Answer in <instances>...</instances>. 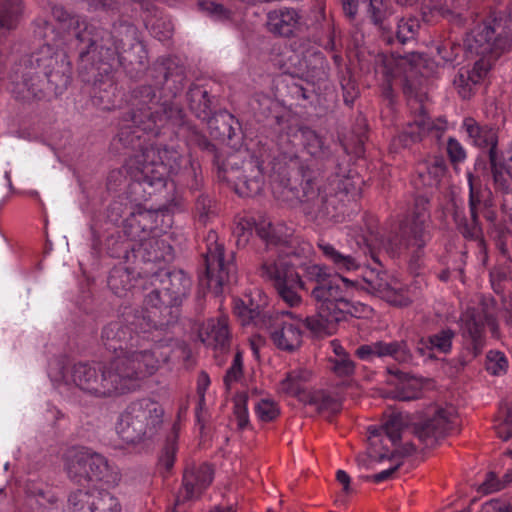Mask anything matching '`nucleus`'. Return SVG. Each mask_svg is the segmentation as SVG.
<instances>
[{
	"mask_svg": "<svg viewBox=\"0 0 512 512\" xmlns=\"http://www.w3.org/2000/svg\"><path fill=\"white\" fill-rule=\"evenodd\" d=\"M144 125L125 119L123 114L120 128L113 139L118 148L131 149L136 153L130 159L129 172L131 182L127 194L132 202L149 200L153 195L160 194L168 185V175H175L177 182L197 190L201 184L199 167L182 155L173 146L147 143V136H157V130L143 129Z\"/></svg>",
	"mask_w": 512,
	"mask_h": 512,
	"instance_id": "f257e3e1",
	"label": "nucleus"
},
{
	"mask_svg": "<svg viewBox=\"0 0 512 512\" xmlns=\"http://www.w3.org/2000/svg\"><path fill=\"white\" fill-rule=\"evenodd\" d=\"M91 37L97 40L96 44L87 43L80 48L79 78L87 86L93 105L110 110L116 107L119 96L116 58L124 68L135 64L144 66L146 51L136 26L122 18L113 23L111 32L93 25Z\"/></svg>",
	"mask_w": 512,
	"mask_h": 512,
	"instance_id": "f03ea898",
	"label": "nucleus"
},
{
	"mask_svg": "<svg viewBox=\"0 0 512 512\" xmlns=\"http://www.w3.org/2000/svg\"><path fill=\"white\" fill-rule=\"evenodd\" d=\"M171 336L158 329L150 314L143 308L124 306L116 320L105 325L101 342L106 350L115 353L112 359H125L126 365L137 373L140 381L156 373L170 361Z\"/></svg>",
	"mask_w": 512,
	"mask_h": 512,
	"instance_id": "7ed1b4c3",
	"label": "nucleus"
},
{
	"mask_svg": "<svg viewBox=\"0 0 512 512\" xmlns=\"http://www.w3.org/2000/svg\"><path fill=\"white\" fill-rule=\"evenodd\" d=\"M9 79L11 92L17 100L30 102L48 95L58 97L71 83L72 66L63 51L46 44L21 56L13 65Z\"/></svg>",
	"mask_w": 512,
	"mask_h": 512,
	"instance_id": "20e7f679",
	"label": "nucleus"
},
{
	"mask_svg": "<svg viewBox=\"0 0 512 512\" xmlns=\"http://www.w3.org/2000/svg\"><path fill=\"white\" fill-rule=\"evenodd\" d=\"M320 169L314 162L299 163L295 182L300 180V187L289 181V190L299 201L301 209L312 220H335L341 213L345 201L355 195V181L345 171H331L326 182L319 183Z\"/></svg>",
	"mask_w": 512,
	"mask_h": 512,
	"instance_id": "39448f33",
	"label": "nucleus"
},
{
	"mask_svg": "<svg viewBox=\"0 0 512 512\" xmlns=\"http://www.w3.org/2000/svg\"><path fill=\"white\" fill-rule=\"evenodd\" d=\"M464 45L467 52L479 56L471 68L459 69L453 80L459 96L468 100L487 79L495 61L510 49L511 37L501 21L493 19L471 30Z\"/></svg>",
	"mask_w": 512,
	"mask_h": 512,
	"instance_id": "423d86ee",
	"label": "nucleus"
},
{
	"mask_svg": "<svg viewBox=\"0 0 512 512\" xmlns=\"http://www.w3.org/2000/svg\"><path fill=\"white\" fill-rule=\"evenodd\" d=\"M125 359H111L107 363L78 362L64 368L63 380L73 384L82 392L96 397L107 398L136 390L140 384L135 381L137 374L126 365Z\"/></svg>",
	"mask_w": 512,
	"mask_h": 512,
	"instance_id": "0eeeda50",
	"label": "nucleus"
},
{
	"mask_svg": "<svg viewBox=\"0 0 512 512\" xmlns=\"http://www.w3.org/2000/svg\"><path fill=\"white\" fill-rule=\"evenodd\" d=\"M144 275L151 288L144 298V310L150 314L158 329L170 336L169 330L178 322L179 306L188 296L192 281L182 270L170 271L163 267L156 271L146 268Z\"/></svg>",
	"mask_w": 512,
	"mask_h": 512,
	"instance_id": "6e6552de",
	"label": "nucleus"
},
{
	"mask_svg": "<svg viewBox=\"0 0 512 512\" xmlns=\"http://www.w3.org/2000/svg\"><path fill=\"white\" fill-rule=\"evenodd\" d=\"M301 269L305 280L301 279L294 263L278 257L264 260L259 274L272 284L281 300L294 307L301 302L298 294L300 289L311 292L313 286H324L337 276L331 274L327 267L318 264H303Z\"/></svg>",
	"mask_w": 512,
	"mask_h": 512,
	"instance_id": "1a4fd4ad",
	"label": "nucleus"
},
{
	"mask_svg": "<svg viewBox=\"0 0 512 512\" xmlns=\"http://www.w3.org/2000/svg\"><path fill=\"white\" fill-rule=\"evenodd\" d=\"M152 84H140L132 88L127 98L128 110L125 119L144 125L143 129L187 127L188 118L184 109L177 103L158 97Z\"/></svg>",
	"mask_w": 512,
	"mask_h": 512,
	"instance_id": "9d476101",
	"label": "nucleus"
},
{
	"mask_svg": "<svg viewBox=\"0 0 512 512\" xmlns=\"http://www.w3.org/2000/svg\"><path fill=\"white\" fill-rule=\"evenodd\" d=\"M162 406L143 398L131 402L121 413L117 423V433L127 444H137L153 439L163 424Z\"/></svg>",
	"mask_w": 512,
	"mask_h": 512,
	"instance_id": "9b49d317",
	"label": "nucleus"
},
{
	"mask_svg": "<svg viewBox=\"0 0 512 512\" xmlns=\"http://www.w3.org/2000/svg\"><path fill=\"white\" fill-rule=\"evenodd\" d=\"M353 282L336 276L324 286H313L311 288V297L315 301L316 309L321 310L325 316H331L346 321L348 317H361L366 306L359 302L351 301L349 297V288Z\"/></svg>",
	"mask_w": 512,
	"mask_h": 512,
	"instance_id": "f8f14e48",
	"label": "nucleus"
},
{
	"mask_svg": "<svg viewBox=\"0 0 512 512\" xmlns=\"http://www.w3.org/2000/svg\"><path fill=\"white\" fill-rule=\"evenodd\" d=\"M429 214L424 210L415 211L411 217L402 220L398 230L390 239L393 252L409 254V266L417 270L421 265L424 248L431 240Z\"/></svg>",
	"mask_w": 512,
	"mask_h": 512,
	"instance_id": "ddd939ff",
	"label": "nucleus"
},
{
	"mask_svg": "<svg viewBox=\"0 0 512 512\" xmlns=\"http://www.w3.org/2000/svg\"><path fill=\"white\" fill-rule=\"evenodd\" d=\"M201 257L203 273L199 275V280L202 285H206L215 293H220L225 284L236 282L234 252L225 255L224 246L217 242L215 232L209 233Z\"/></svg>",
	"mask_w": 512,
	"mask_h": 512,
	"instance_id": "4468645a",
	"label": "nucleus"
},
{
	"mask_svg": "<svg viewBox=\"0 0 512 512\" xmlns=\"http://www.w3.org/2000/svg\"><path fill=\"white\" fill-rule=\"evenodd\" d=\"M65 470L69 479L80 485L89 481L110 485L119 479L118 473L104 456L89 450H80L68 456Z\"/></svg>",
	"mask_w": 512,
	"mask_h": 512,
	"instance_id": "2eb2a0df",
	"label": "nucleus"
},
{
	"mask_svg": "<svg viewBox=\"0 0 512 512\" xmlns=\"http://www.w3.org/2000/svg\"><path fill=\"white\" fill-rule=\"evenodd\" d=\"M461 320L464 347L471 359L479 356L485 347V326L489 328L492 337L500 338L499 325L495 316L484 308L467 309Z\"/></svg>",
	"mask_w": 512,
	"mask_h": 512,
	"instance_id": "dca6fc26",
	"label": "nucleus"
},
{
	"mask_svg": "<svg viewBox=\"0 0 512 512\" xmlns=\"http://www.w3.org/2000/svg\"><path fill=\"white\" fill-rule=\"evenodd\" d=\"M462 128L475 146L487 149L493 180L495 183H501L504 180V158L503 153L498 149L497 129L487 124H480L472 117L463 120Z\"/></svg>",
	"mask_w": 512,
	"mask_h": 512,
	"instance_id": "f3484780",
	"label": "nucleus"
},
{
	"mask_svg": "<svg viewBox=\"0 0 512 512\" xmlns=\"http://www.w3.org/2000/svg\"><path fill=\"white\" fill-rule=\"evenodd\" d=\"M148 78L161 91L163 100L175 99L187 83L186 69L172 58L157 60L148 69Z\"/></svg>",
	"mask_w": 512,
	"mask_h": 512,
	"instance_id": "a211bd4d",
	"label": "nucleus"
},
{
	"mask_svg": "<svg viewBox=\"0 0 512 512\" xmlns=\"http://www.w3.org/2000/svg\"><path fill=\"white\" fill-rule=\"evenodd\" d=\"M457 426L453 409L435 408L420 421L413 424L414 435L426 447H433L439 439L447 436Z\"/></svg>",
	"mask_w": 512,
	"mask_h": 512,
	"instance_id": "6ab92c4d",
	"label": "nucleus"
},
{
	"mask_svg": "<svg viewBox=\"0 0 512 512\" xmlns=\"http://www.w3.org/2000/svg\"><path fill=\"white\" fill-rule=\"evenodd\" d=\"M284 315L296 317L288 311H270L260 330L269 332L273 344L279 350L291 353L301 346L302 331L298 324L285 321Z\"/></svg>",
	"mask_w": 512,
	"mask_h": 512,
	"instance_id": "aec40b11",
	"label": "nucleus"
},
{
	"mask_svg": "<svg viewBox=\"0 0 512 512\" xmlns=\"http://www.w3.org/2000/svg\"><path fill=\"white\" fill-rule=\"evenodd\" d=\"M267 245L280 246L289 242L290 234L283 225L274 226L265 219L255 222L250 218H240L237 222L233 234L237 238L238 246H245L253 235V232Z\"/></svg>",
	"mask_w": 512,
	"mask_h": 512,
	"instance_id": "412c9836",
	"label": "nucleus"
},
{
	"mask_svg": "<svg viewBox=\"0 0 512 512\" xmlns=\"http://www.w3.org/2000/svg\"><path fill=\"white\" fill-rule=\"evenodd\" d=\"M68 503L71 512H121L118 498L104 489H78L70 494Z\"/></svg>",
	"mask_w": 512,
	"mask_h": 512,
	"instance_id": "4be33fe9",
	"label": "nucleus"
},
{
	"mask_svg": "<svg viewBox=\"0 0 512 512\" xmlns=\"http://www.w3.org/2000/svg\"><path fill=\"white\" fill-rule=\"evenodd\" d=\"M356 356L364 361H372L374 357H391L402 365H416L415 356L407 340H395L391 342L376 341L359 346Z\"/></svg>",
	"mask_w": 512,
	"mask_h": 512,
	"instance_id": "5701e85b",
	"label": "nucleus"
},
{
	"mask_svg": "<svg viewBox=\"0 0 512 512\" xmlns=\"http://www.w3.org/2000/svg\"><path fill=\"white\" fill-rule=\"evenodd\" d=\"M214 470L208 463L192 465L184 470L182 485L176 495L177 504H186L200 497L212 483Z\"/></svg>",
	"mask_w": 512,
	"mask_h": 512,
	"instance_id": "b1692460",
	"label": "nucleus"
},
{
	"mask_svg": "<svg viewBox=\"0 0 512 512\" xmlns=\"http://www.w3.org/2000/svg\"><path fill=\"white\" fill-rule=\"evenodd\" d=\"M418 105L419 114H414L413 122L406 127L390 142V151L398 153L402 149H411L413 145L420 143L427 132L435 128L434 122L428 117L424 105L415 101Z\"/></svg>",
	"mask_w": 512,
	"mask_h": 512,
	"instance_id": "393cba45",
	"label": "nucleus"
},
{
	"mask_svg": "<svg viewBox=\"0 0 512 512\" xmlns=\"http://www.w3.org/2000/svg\"><path fill=\"white\" fill-rule=\"evenodd\" d=\"M173 248L163 239L151 237L138 243L133 252L132 259L144 266L141 267L142 273L146 268L156 271L155 267H162V263H168L173 260Z\"/></svg>",
	"mask_w": 512,
	"mask_h": 512,
	"instance_id": "a878e982",
	"label": "nucleus"
},
{
	"mask_svg": "<svg viewBox=\"0 0 512 512\" xmlns=\"http://www.w3.org/2000/svg\"><path fill=\"white\" fill-rule=\"evenodd\" d=\"M299 132L304 148L315 160L323 162L326 172L329 170L345 171L339 157L331 151L329 146L325 145L324 139L315 130L307 126H301Z\"/></svg>",
	"mask_w": 512,
	"mask_h": 512,
	"instance_id": "bb28decb",
	"label": "nucleus"
},
{
	"mask_svg": "<svg viewBox=\"0 0 512 512\" xmlns=\"http://www.w3.org/2000/svg\"><path fill=\"white\" fill-rule=\"evenodd\" d=\"M356 244L358 245L359 250L356 251L354 255L341 253L340 251L336 250L332 244L324 240H320L317 246L322 252L323 256L328 261L332 262L338 270L353 271L357 270L361 265V253L365 256L369 252L371 253L372 258L376 260L370 245L364 236H360L356 240Z\"/></svg>",
	"mask_w": 512,
	"mask_h": 512,
	"instance_id": "cd10ccee",
	"label": "nucleus"
},
{
	"mask_svg": "<svg viewBox=\"0 0 512 512\" xmlns=\"http://www.w3.org/2000/svg\"><path fill=\"white\" fill-rule=\"evenodd\" d=\"M190 160L193 163L197 164L199 167L198 171H199L200 177H201V184H200L199 188L197 190H191L188 186L179 184L177 182L176 176L173 175L175 179L170 183L168 182L167 187L159 195L165 200V203L168 204V206L179 207L180 201L176 200V198L172 194V192H174L175 185L186 187L190 190L191 193L199 192V195L195 199V210L198 215L199 221L205 223L211 215L215 214L213 200L211 199V197L208 194L201 192V188L203 185V176H202L201 167L198 162L192 160L191 158H190ZM157 195L158 194H156L155 196H157Z\"/></svg>",
	"mask_w": 512,
	"mask_h": 512,
	"instance_id": "c85d7f7f",
	"label": "nucleus"
},
{
	"mask_svg": "<svg viewBox=\"0 0 512 512\" xmlns=\"http://www.w3.org/2000/svg\"><path fill=\"white\" fill-rule=\"evenodd\" d=\"M300 12L292 7H281L267 13L266 28L275 36L290 38L300 26Z\"/></svg>",
	"mask_w": 512,
	"mask_h": 512,
	"instance_id": "c756f323",
	"label": "nucleus"
},
{
	"mask_svg": "<svg viewBox=\"0 0 512 512\" xmlns=\"http://www.w3.org/2000/svg\"><path fill=\"white\" fill-rule=\"evenodd\" d=\"M451 217L458 233L467 241L477 242L479 246L484 245V230L480 215L469 212L467 216L464 209L452 202Z\"/></svg>",
	"mask_w": 512,
	"mask_h": 512,
	"instance_id": "7c9ffc66",
	"label": "nucleus"
},
{
	"mask_svg": "<svg viewBox=\"0 0 512 512\" xmlns=\"http://www.w3.org/2000/svg\"><path fill=\"white\" fill-rule=\"evenodd\" d=\"M53 17L71 32L78 40L80 47H85L87 43L95 45L97 40L92 38V24H89L85 18L69 13L62 6H54L52 8Z\"/></svg>",
	"mask_w": 512,
	"mask_h": 512,
	"instance_id": "2f4dec72",
	"label": "nucleus"
},
{
	"mask_svg": "<svg viewBox=\"0 0 512 512\" xmlns=\"http://www.w3.org/2000/svg\"><path fill=\"white\" fill-rule=\"evenodd\" d=\"M387 373L394 376L398 383L395 388V398L400 401H412L422 395L423 381L408 372H404L394 366L387 367Z\"/></svg>",
	"mask_w": 512,
	"mask_h": 512,
	"instance_id": "473e14b6",
	"label": "nucleus"
},
{
	"mask_svg": "<svg viewBox=\"0 0 512 512\" xmlns=\"http://www.w3.org/2000/svg\"><path fill=\"white\" fill-rule=\"evenodd\" d=\"M201 341L213 349H225L230 340L228 322L225 317L208 319L199 331Z\"/></svg>",
	"mask_w": 512,
	"mask_h": 512,
	"instance_id": "72a5a7b5",
	"label": "nucleus"
},
{
	"mask_svg": "<svg viewBox=\"0 0 512 512\" xmlns=\"http://www.w3.org/2000/svg\"><path fill=\"white\" fill-rule=\"evenodd\" d=\"M202 121L207 122L211 135L222 141L232 140L236 136V131L240 129L238 120L226 110H213L209 118Z\"/></svg>",
	"mask_w": 512,
	"mask_h": 512,
	"instance_id": "f704fd0d",
	"label": "nucleus"
},
{
	"mask_svg": "<svg viewBox=\"0 0 512 512\" xmlns=\"http://www.w3.org/2000/svg\"><path fill=\"white\" fill-rule=\"evenodd\" d=\"M186 100L191 112L198 119H207L214 110L213 97L208 91L198 84H191L186 92Z\"/></svg>",
	"mask_w": 512,
	"mask_h": 512,
	"instance_id": "c9c22d12",
	"label": "nucleus"
},
{
	"mask_svg": "<svg viewBox=\"0 0 512 512\" xmlns=\"http://www.w3.org/2000/svg\"><path fill=\"white\" fill-rule=\"evenodd\" d=\"M136 244L126 236L122 229H116L107 239L108 252L112 258L129 262L132 259Z\"/></svg>",
	"mask_w": 512,
	"mask_h": 512,
	"instance_id": "e433bc0d",
	"label": "nucleus"
},
{
	"mask_svg": "<svg viewBox=\"0 0 512 512\" xmlns=\"http://www.w3.org/2000/svg\"><path fill=\"white\" fill-rule=\"evenodd\" d=\"M271 310L260 309L259 306L248 307L242 300L235 301L234 314L243 326L253 325L258 329L263 327L266 317Z\"/></svg>",
	"mask_w": 512,
	"mask_h": 512,
	"instance_id": "4c0bfd02",
	"label": "nucleus"
},
{
	"mask_svg": "<svg viewBox=\"0 0 512 512\" xmlns=\"http://www.w3.org/2000/svg\"><path fill=\"white\" fill-rule=\"evenodd\" d=\"M107 283L111 291L121 297L134 287V277L128 268L117 266L110 271Z\"/></svg>",
	"mask_w": 512,
	"mask_h": 512,
	"instance_id": "58836bf2",
	"label": "nucleus"
},
{
	"mask_svg": "<svg viewBox=\"0 0 512 512\" xmlns=\"http://www.w3.org/2000/svg\"><path fill=\"white\" fill-rule=\"evenodd\" d=\"M21 14V0H0V29H15L18 25Z\"/></svg>",
	"mask_w": 512,
	"mask_h": 512,
	"instance_id": "ea45409f",
	"label": "nucleus"
},
{
	"mask_svg": "<svg viewBox=\"0 0 512 512\" xmlns=\"http://www.w3.org/2000/svg\"><path fill=\"white\" fill-rule=\"evenodd\" d=\"M363 280L366 283L365 289L370 293L380 297H384L390 293L391 286L389 276L384 271L371 269L364 274Z\"/></svg>",
	"mask_w": 512,
	"mask_h": 512,
	"instance_id": "a19ab883",
	"label": "nucleus"
},
{
	"mask_svg": "<svg viewBox=\"0 0 512 512\" xmlns=\"http://www.w3.org/2000/svg\"><path fill=\"white\" fill-rule=\"evenodd\" d=\"M136 220H133L136 225H141L142 231L146 232L148 237H157L156 231L158 229L159 219L163 214L159 210L145 209L137 206L133 209Z\"/></svg>",
	"mask_w": 512,
	"mask_h": 512,
	"instance_id": "79ce46f5",
	"label": "nucleus"
},
{
	"mask_svg": "<svg viewBox=\"0 0 512 512\" xmlns=\"http://www.w3.org/2000/svg\"><path fill=\"white\" fill-rule=\"evenodd\" d=\"M299 321H302L303 325L314 335H319L328 332L331 325H335L342 320L331 316H325L321 310L316 309L315 314L305 317L304 319L297 317Z\"/></svg>",
	"mask_w": 512,
	"mask_h": 512,
	"instance_id": "37998d69",
	"label": "nucleus"
},
{
	"mask_svg": "<svg viewBox=\"0 0 512 512\" xmlns=\"http://www.w3.org/2000/svg\"><path fill=\"white\" fill-rule=\"evenodd\" d=\"M310 376V372L306 369H294L281 381V389L288 395L296 396L303 392L304 384L309 381Z\"/></svg>",
	"mask_w": 512,
	"mask_h": 512,
	"instance_id": "c03bdc74",
	"label": "nucleus"
},
{
	"mask_svg": "<svg viewBox=\"0 0 512 512\" xmlns=\"http://www.w3.org/2000/svg\"><path fill=\"white\" fill-rule=\"evenodd\" d=\"M467 181L469 186L468 210L480 215L488 207L485 198L486 191L480 182H476L475 177L471 173L467 175Z\"/></svg>",
	"mask_w": 512,
	"mask_h": 512,
	"instance_id": "a18cd8bd",
	"label": "nucleus"
},
{
	"mask_svg": "<svg viewBox=\"0 0 512 512\" xmlns=\"http://www.w3.org/2000/svg\"><path fill=\"white\" fill-rule=\"evenodd\" d=\"M436 51L445 65L454 68L456 65L460 64V58L464 48L460 43L446 39L437 45Z\"/></svg>",
	"mask_w": 512,
	"mask_h": 512,
	"instance_id": "49530a36",
	"label": "nucleus"
},
{
	"mask_svg": "<svg viewBox=\"0 0 512 512\" xmlns=\"http://www.w3.org/2000/svg\"><path fill=\"white\" fill-rule=\"evenodd\" d=\"M420 29V20L416 17H403L399 20L396 31V39L401 44L416 39Z\"/></svg>",
	"mask_w": 512,
	"mask_h": 512,
	"instance_id": "de8ad7c7",
	"label": "nucleus"
},
{
	"mask_svg": "<svg viewBox=\"0 0 512 512\" xmlns=\"http://www.w3.org/2000/svg\"><path fill=\"white\" fill-rule=\"evenodd\" d=\"M329 368L339 378H350L356 370V363L350 354L341 357H329Z\"/></svg>",
	"mask_w": 512,
	"mask_h": 512,
	"instance_id": "09e8293b",
	"label": "nucleus"
},
{
	"mask_svg": "<svg viewBox=\"0 0 512 512\" xmlns=\"http://www.w3.org/2000/svg\"><path fill=\"white\" fill-rule=\"evenodd\" d=\"M512 483V469L508 470L502 479H498L494 472H489L486 475L485 481L479 486V492L483 494H490L500 491Z\"/></svg>",
	"mask_w": 512,
	"mask_h": 512,
	"instance_id": "8fccbe9b",
	"label": "nucleus"
},
{
	"mask_svg": "<svg viewBox=\"0 0 512 512\" xmlns=\"http://www.w3.org/2000/svg\"><path fill=\"white\" fill-rule=\"evenodd\" d=\"M455 331L451 328H444L435 334L429 336V343L433 351L436 350L443 354H448L452 349V341L455 338Z\"/></svg>",
	"mask_w": 512,
	"mask_h": 512,
	"instance_id": "3c124183",
	"label": "nucleus"
},
{
	"mask_svg": "<svg viewBox=\"0 0 512 512\" xmlns=\"http://www.w3.org/2000/svg\"><path fill=\"white\" fill-rule=\"evenodd\" d=\"M508 360L503 352L490 350L486 355L485 369L494 376H500L506 373Z\"/></svg>",
	"mask_w": 512,
	"mask_h": 512,
	"instance_id": "603ef678",
	"label": "nucleus"
},
{
	"mask_svg": "<svg viewBox=\"0 0 512 512\" xmlns=\"http://www.w3.org/2000/svg\"><path fill=\"white\" fill-rule=\"evenodd\" d=\"M235 190L241 196L252 197L258 195L262 190V178L255 176L249 179L242 175L238 177V181L235 183Z\"/></svg>",
	"mask_w": 512,
	"mask_h": 512,
	"instance_id": "864d4df0",
	"label": "nucleus"
},
{
	"mask_svg": "<svg viewBox=\"0 0 512 512\" xmlns=\"http://www.w3.org/2000/svg\"><path fill=\"white\" fill-rule=\"evenodd\" d=\"M136 216L133 211H129V216H127L123 220L122 231L132 240V243H135L136 246L138 243H142L149 239L146 232L142 231L141 225H136L133 220H136Z\"/></svg>",
	"mask_w": 512,
	"mask_h": 512,
	"instance_id": "5fc2aeb1",
	"label": "nucleus"
},
{
	"mask_svg": "<svg viewBox=\"0 0 512 512\" xmlns=\"http://www.w3.org/2000/svg\"><path fill=\"white\" fill-rule=\"evenodd\" d=\"M383 427L384 435L396 446L401 440V431L404 427L402 416L400 414L390 415L383 423Z\"/></svg>",
	"mask_w": 512,
	"mask_h": 512,
	"instance_id": "6e6d98bb",
	"label": "nucleus"
},
{
	"mask_svg": "<svg viewBox=\"0 0 512 512\" xmlns=\"http://www.w3.org/2000/svg\"><path fill=\"white\" fill-rule=\"evenodd\" d=\"M340 85L343 92V101L347 106L351 107L359 96V90L349 71L342 75Z\"/></svg>",
	"mask_w": 512,
	"mask_h": 512,
	"instance_id": "4d7b16f0",
	"label": "nucleus"
},
{
	"mask_svg": "<svg viewBox=\"0 0 512 512\" xmlns=\"http://www.w3.org/2000/svg\"><path fill=\"white\" fill-rule=\"evenodd\" d=\"M500 422L495 425V431L499 438L507 441L512 438V410L508 407L500 410Z\"/></svg>",
	"mask_w": 512,
	"mask_h": 512,
	"instance_id": "13d9d810",
	"label": "nucleus"
},
{
	"mask_svg": "<svg viewBox=\"0 0 512 512\" xmlns=\"http://www.w3.org/2000/svg\"><path fill=\"white\" fill-rule=\"evenodd\" d=\"M255 410L259 419L263 422L273 421L280 414L277 403L269 399H261L257 403Z\"/></svg>",
	"mask_w": 512,
	"mask_h": 512,
	"instance_id": "bf43d9fd",
	"label": "nucleus"
},
{
	"mask_svg": "<svg viewBox=\"0 0 512 512\" xmlns=\"http://www.w3.org/2000/svg\"><path fill=\"white\" fill-rule=\"evenodd\" d=\"M247 401L248 396L245 393L238 394L234 401V414L240 430L245 429L249 424Z\"/></svg>",
	"mask_w": 512,
	"mask_h": 512,
	"instance_id": "052dcab7",
	"label": "nucleus"
},
{
	"mask_svg": "<svg viewBox=\"0 0 512 512\" xmlns=\"http://www.w3.org/2000/svg\"><path fill=\"white\" fill-rule=\"evenodd\" d=\"M176 452V442L174 440H168L158 459L159 468L163 469L165 472H169L174 466Z\"/></svg>",
	"mask_w": 512,
	"mask_h": 512,
	"instance_id": "680f3d73",
	"label": "nucleus"
},
{
	"mask_svg": "<svg viewBox=\"0 0 512 512\" xmlns=\"http://www.w3.org/2000/svg\"><path fill=\"white\" fill-rule=\"evenodd\" d=\"M425 169L431 179L429 185L436 184L444 176L447 170L446 161L443 157H434L425 165Z\"/></svg>",
	"mask_w": 512,
	"mask_h": 512,
	"instance_id": "e2e57ef3",
	"label": "nucleus"
},
{
	"mask_svg": "<svg viewBox=\"0 0 512 512\" xmlns=\"http://www.w3.org/2000/svg\"><path fill=\"white\" fill-rule=\"evenodd\" d=\"M204 10L215 20L221 22L231 21L233 19L232 10L216 2L204 3Z\"/></svg>",
	"mask_w": 512,
	"mask_h": 512,
	"instance_id": "0e129e2a",
	"label": "nucleus"
},
{
	"mask_svg": "<svg viewBox=\"0 0 512 512\" xmlns=\"http://www.w3.org/2000/svg\"><path fill=\"white\" fill-rule=\"evenodd\" d=\"M173 129H177L179 132H191L195 138V142L197 146L203 150L210 153H214L216 151V146L203 134L199 133L197 129L188 121L187 127H172Z\"/></svg>",
	"mask_w": 512,
	"mask_h": 512,
	"instance_id": "69168bd1",
	"label": "nucleus"
},
{
	"mask_svg": "<svg viewBox=\"0 0 512 512\" xmlns=\"http://www.w3.org/2000/svg\"><path fill=\"white\" fill-rule=\"evenodd\" d=\"M133 209V207L128 206L121 200H115L109 205L108 218L112 224L117 225L120 220H124L127 216H129V211H133Z\"/></svg>",
	"mask_w": 512,
	"mask_h": 512,
	"instance_id": "338daca9",
	"label": "nucleus"
},
{
	"mask_svg": "<svg viewBox=\"0 0 512 512\" xmlns=\"http://www.w3.org/2000/svg\"><path fill=\"white\" fill-rule=\"evenodd\" d=\"M370 6V19L377 25L382 26L384 21L391 15V12L384 7V0L380 1V5H376L373 0H368Z\"/></svg>",
	"mask_w": 512,
	"mask_h": 512,
	"instance_id": "774afa93",
	"label": "nucleus"
}]
</instances>
